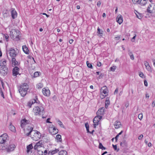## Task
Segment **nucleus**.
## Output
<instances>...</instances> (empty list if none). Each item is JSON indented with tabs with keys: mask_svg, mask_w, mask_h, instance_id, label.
<instances>
[{
	"mask_svg": "<svg viewBox=\"0 0 155 155\" xmlns=\"http://www.w3.org/2000/svg\"><path fill=\"white\" fill-rule=\"evenodd\" d=\"M29 88V86L27 83L22 84L19 87V92L22 96L24 97L26 95Z\"/></svg>",
	"mask_w": 155,
	"mask_h": 155,
	"instance_id": "obj_1",
	"label": "nucleus"
},
{
	"mask_svg": "<svg viewBox=\"0 0 155 155\" xmlns=\"http://www.w3.org/2000/svg\"><path fill=\"white\" fill-rule=\"evenodd\" d=\"M44 111V109L42 107H35L33 108V111L35 115L41 114Z\"/></svg>",
	"mask_w": 155,
	"mask_h": 155,
	"instance_id": "obj_2",
	"label": "nucleus"
},
{
	"mask_svg": "<svg viewBox=\"0 0 155 155\" xmlns=\"http://www.w3.org/2000/svg\"><path fill=\"white\" fill-rule=\"evenodd\" d=\"M31 138L34 140H37L41 137V134L40 133L36 130H33Z\"/></svg>",
	"mask_w": 155,
	"mask_h": 155,
	"instance_id": "obj_3",
	"label": "nucleus"
},
{
	"mask_svg": "<svg viewBox=\"0 0 155 155\" xmlns=\"http://www.w3.org/2000/svg\"><path fill=\"white\" fill-rule=\"evenodd\" d=\"M102 118V116L101 115H97L93 119L94 123V127L95 128L98 125V122L100 121Z\"/></svg>",
	"mask_w": 155,
	"mask_h": 155,
	"instance_id": "obj_4",
	"label": "nucleus"
},
{
	"mask_svg": "<svg viewBox=\"0 0 155 155\" xmlns=\"http://www.w3.org/2000/svg\"><path fill=\"white\" fill-rule=\"evenodd\" d=\"M48 130L50 133L52 135H55L58 132V130L56 129L54 126L52 127H49Z\"/></svg>",
	"mask_w": 155,
	"mask_h": 155,
	"instance_id": "obj_5",
	"label": "nucleus"
},
{
	"mask_svg": "<svg viewBox=\"0 0 155 155\" xmlns=\"http://www.w3.org/2000/svg\"><path fill=\"white\" fill-rule=\"evenodd\" d=\"M8 136L6 134H4L0 136V143H5L7 139Z\"/></svg>",
	"mask_w": 155,
	"mask_h": 155,
	"instance_id": "obj_6",
	"label": "nucleus"
},
{
	"mask_svg": "<svg viewBox=\"0 0 155 155\" xmlns=\"http://www.w3.org/2000/svg\"><path fill=\"white\" fill-rule=\"evenodd\" d=\"M8 70L7 67H0V73L3 76H5L7 74Z\"/></svg>",
	"mask_w": 155,
	"mask_h": 155,
	"instance_id": "obj_7",
	"label": "nucleus"
},
{
	"mask_svg": "<svg viewBox=\"0 0 155 155\" xmlns=\"http://www.w3.org/2000/svg\"><path fill=\"white\" fill-rule=\"evenodd\" d=\"M8 52L10 56L12 58H14L17 55L16 52L13 48H11L9 49Z\"/></svg>",
	"mask_w": 155,
	"mask_h": 155,
	"instance_id": "obj_8",
	"label": "nucleus"
},
{
	"mask_svg": "<svg viewBox=\"0 0 155 155\" xmlns=\"http://www.w3.org/2000/svg\"><path fill=\"white\" fill-rule=\"evenodd\" d=\"M108 90L106 86H103L102 87L101 89V95H103L104 96H106V94L108 93Z\"/></svg>",
	"mask_w": 155,
	"mask_h": 155,
	"instance_id": "obj_9",
	"label": "nucleus"
},
{
	"mask_svg": "<svg viewBox=\"0 0 155 155\" xmlns=\"http://www.w3.org/2000/svg\"><path fill=\"white\" fill-rule=\"evenodd\" d=\"M19 69L18 67L16 66L12 70L13 75L14 76H16L19 73Z\"/></svg>",
	"mask_w": 155,
	"mask_h": 155,
	"instance_id": "obj_10",
	"label": "nucleus"
},
{
	"mask_svg": "<svg viewBox=\"0 0 155 155\" xmlns=\"http://www.w3.org/2000/svg\"><path fill=\"white\" fill-rule=\"evenodd\" d=\"M43 145L42 142L39 141L37 143L34 147V149L35 150H38V149H40L41 147H42Z\"/></svg>",
	"mask_w": 155,
	"mask_h": 155,
	"instance_id": "obj_11",
	"label": "nucleus"
},
{
	"mask_svg": "<svg viewBox=\"0 0 155 155\" xmlns=\"http://www.w3.org/2000/svg\"><path fill=\"white\" fill-rule=\"evenodd\" d=\"M43 94L45 96H48L50 95V92L49 89L45 88H43L42 90Z\"/></svg>",
	"mask_w": 155,
	"mask_h": 155,
	"instance_id": "obj_12",
	"label": "nucleus"
},
{
	"mask_svg": "<svg viewBox=\"0 0 155 155\" xmlns=\"http://www.w3.org/2000/svg\"><path fill=\"white\" fill-rule=\"evenodd\" d=\"M15 147V145L13 144L10 145L8 147L6 148L5 149L7 152H9L13 150Z\"/></svg>",
	"mask_w": 155,
	"mask_h": 155,
	"instance_id": "obj_13",
	"label": "nucleus"
},
{
	"mask_svg": "<svg viewBox=\"0 0 155 155\" xmlns=\"http://www.w3.org/2000/svg\"><path fill=\"white\" fill-rule=\"evenodd\" d=\"M21 127L23 128L28 124V121L25 119H22L21 121Z\"/></svg>",
	"mask_w": 155,
	"mask_h": 155,
	"instance_id": "obj_14",
	"label": "nucleus"
},
{
	"mask_svg": "<svg viewBox=\"0 0 155 155\" xmlns=\"http://www.w3.org/2000/svg\"><path fill=\"white\" fill-rule=\"evenodd\" d=\"M7 61L5 59H2L1 60L0 62V67H7Z\"/></svg>",
	"mask_w": 155,
	"mask_h": 155,
	"instance_id": "obj_15",
	"label": "nucleus"
},
{
	"mask_svg": "<svg viewBox=\"0 0 155 155\" xmlns=\"http://www.w3.org/2000/svg\"><path fill=\"white\" fill-rule=\"evenodd\" d=\"M117 22L119 24H121L123 21V17L121 15H119L117 17Z\"/></svg>",
	"mask_w": 155,
	"mask_h": 155,
	"instance_id": "obj_16",
	"label": "nucleus"
},
{
	"mask_svg": "<svg viewBox=\"0 0 155 155\" xmlns=\"http://www.w3.org/2000/svg\"><path fill=\"white\" fill-rule=\"evenodd\" d=\"M37 98L36 97V99H34L32 101H30L28 102L27 104V106L29 108L31 107L32 104L35 103H37Z\"/></svg>",
	"mask_w": 155,
	"mask_h": 155,
	"instance_id": "obj_17",
	"label": "nucleus"
},
{
	"mask_svg": "<svg viewBox=\"0 0 155 155\" xmlns=\"http://www.w3.org/2000/svg\"><path fill=\"white\" fill-rule=\"evenodd\" d=\"M104 110L103 107L100 108L97 111V114L98 115L103 114L104 113Z\"/></svg>",
	"mask_w": 155,
	"mask_h": 155,
	"instance_id": "obj_18",
	"label": "nucleus"
},
{
	"mask_svg": "<svg viewBox=\"0 0 155 155\" xmlns=\"http://www.w3.org/2000/svg\"><path fill=\"white\" fill-rule=\"evenodd\" d=\"M11 15L13 19H15L17 17V13L15 9H12L11 11Z\"/></svg>",
	"mask_w": 155,
	"mask_h": 155,
	"instance_id": "obj_19",
	"label": "nucleus"
},
{
	"mask_svg": "<svg viewBox=\"0 0 155 155\" xmlns=\"http://www.w3.org/2000/svg\"><path fill=\"white\" fill-rule=\"evenodd\" d=\"M22 49L23 51L26 54H28L29 53V51L28 49V48L26 45H24L22 46Z\"/></svg>",
	"mask_w": 155,
	"mask_h": 155,
	"instance_id": "obj_20",
	"label": "nucleus"
},
{
	"mask_svg": "<svg viewBox=\"0 0 155 155\" xmlns=\"http://www.w3.org/2000/svg\"><path fill=\"white\" fill-rule=\"evenodd\" d=\"M9 128L10 130L13 132H15L16 131L15 127L12 125L11 123H10Z\"/></svg>",
	"mask_w": 155,
	"mask_h": 155,
	"instance_id": "obj_21",
	"label": "nucleus"
},
{
	"mask_svg": "<svg viewBox=\"0 0 155 155\" xmlns=\"http://www.w3.org/2000/svg\"><path fill=\"white\" fill-rule=\"evenodd\" d=\"M12 62L13 65L14 66L18 65L19 63L16 60V59L15 58H12Z\"/></svg>",
	"mask_w": 155,
	"mask_h": 155,
	"instance_id": "obj_22",
	"label": "nucleus"
},
{
	"mask_svg": "<svg viewBox=\"0 0 155 155\" xmlns=\"http://www.w3.org/2000/svg\"><path fill=\"white\" fill-rule=\"evenodd\" d=\"M33 148V147L32 144H31L27 147V152L28 154H29L30 150L32 149Z\"/></svg>",
	"mask_w": 155,
	"mask_h": 155,
	"instance_id": "obj_23",
	"label": "nucleus"
},
{
	"mask_svg": "<svg viewBox=\"0 0 155 155\" xmlns=\"http://www.w3.org/2000/svg\"><path fill=\"white\" fill-rule=\"evenodd\" d=\"M59 150L58 149H55V150L49 151L48 155H52L56 153H57L58 151Z\"/></svg>",
	"mask_w": 155,
	"mask_h": 155,
	"instance_id": "obj_24",
	"label": "nucleus"
},
{
	"mask_svg": "<svg viewBox=\"0 0 155 155\" xmlns=\"http://www.w3.org/2000/svg\"><path fill=\"white\" fill-rule=\"evenodd\" d=\"M120 122L119 121H116L114 124V126L116 129H118L120 127Z\"/></svg>",
	"mask_w": 155,
	"mask_h": 155,
	"instance_id": "obj_25",
	"label": "nucleus"
},
{
	"mask_svg": "<svg viewBox=\"0 0 155 155\" xmlns=\"http://www.w3.org/2000/svg\"><path fill=\"white\" fill-rule=\"evenodd\" d=\"M147 3L146 0H140L139 4L141 5H144Z\"/></svg>",
	"mask_w": 155,
	"mask_h": 155,
	"instance_id": "obj_26",
	"label": "nucleus"
},
{
	"mask_svg": "<svg viewBox=\"0 0 155 155\" xmlns=\"http://www.w3.org/2000/svg\"><path fill=\"white\" fill-rule=\"evenodd\" d=\"M67 153L65 150H62L59 152V155H67Z\"/></svg>",
	"mask_w": 155,
	"mask_h": 155,
	"instance_id": "obj_27",
	"label": "nucleus"
},
{
	"mask_svg": "<svg viewBox=\"0 0 155 155\" xmlns=\"http://www.w3.org/2000/svg\"><path fill=\"white\" fill-rule=\"evenodd\" d=\"M61 135L60 134H58L56 136V139L58 141L61 142L62 141Z\"/></svg>",
	"mask_w": 155,
	"mask_h": 155,
	"instance_id": "obj_28",
	"label": "nucleus"
},
{
	"mask_svg": "<svg viewBox=\"0 0 155 155\" xmlns=\"http://www.w3.org/2000/svg\"><path fill=\"white\" fill-rule=\"evenodd\" d=\"M8 14V12L7 10H4L3 12V15L4 17L7 16Z\"/></svg>",
	"mask_w": 155,
	"mask_h": 155,
	"instance_id": "obj_29",
	"label": "nucleus"
},
{
	"mask_svg": "<svg viewBox=\"0 0 155 155\" xmlns=\"http://www.w3.org/2000/svg\"><path fill=\"white\" fill-rule=\"evenodd\" d=\"M87 66L88 67L91 68V69L93 68V66L92 64L91 63H90L88 61H87L86 62Z\"/></svg>",
	"mask_w": 155,
	"mask_h": 155,
	"instance_id": "obj_30",
	"label": "nucleus"
},
{
	"mask_svg": "<svg viewBox=\"0 0 155 155\" xmlns=\"http://www.w3.org/2000/svg\"><path fill=\"white\" fill-rule=\"evenodd\" d=\"M33 128L32 127H30V130L29 131V132L28 133H27L26 134V135L27 136H29L30 135L31 133H32Z\"/></svg>",
	"mask_w": 155,
	"mask_h": 155,
	"instance_id": "obj_31",
	"label": "nucleus"
},
{
	"mask_svg": "<svg viewBox=\"0 0 155 155\" xmlns=\"http://www.w3.org/2000/svg\"><path fill=\"white\" fill-rule=\"evenodd\" d=\"M151 7V5H150L148 6L147 9V12L150 13L152 12V11L150 10V8Z\"/></svg>",
	"mask_w": 155,
	"mask_h": 155,
	"instance_id": "obj_32",
	"label": "nucleus"
},
{
	"mask_svg": "<svg viewBox=\"0 0 155 155\" xmlns=\"http://www.w3.org/2000/svg\"><path fill=\"white\" fill-rule=\"evenodd\" d=\"M37 87L38 89H39L42 88L43 87V85L42 84L40 83L37 85Z\"/></svg>",
	"mask_w": 155,
	"mask_h": 155,
	"instance_id": "obj_33",
	"label": "nucleus"
},
{
	"mask_svg": "<svg viewBox=\"0 0 155 155\" xmlns=\"http://www.w3.org/2000/svg\"><path fill=\"white\" fill-rule=\"evenodd\" d=\"M116 68V67L115 66H113L110 68V71H114Z\"/></svg>",
	"mask_w": 155,
	"mask_h": 155,
	"instance_id": "obj_34",
	"label": "nucleus"
},
{
	"mask_svg": "<svg viewBox=\"0 0 155 155\" xmlns=\"http://www.w3.org/2000/svg\"><path fill=\"white\" fill-rule=\"evenodd\" d=\"M139 75L140 77L142 78H144L145 77L144 74L141 72L139 73Z\"/></svg>",
	"mask_w": 155,
	"mask_h": 155,
	"instance_id": "obj_35",
	"label": "nucleus"
},
{
	"mask_svg": "<svg viewBox=\"0 0 155 155\" xmlns=\"http://www.w3.org/2000/svg\"><path fill=\"white\" fill-rule=\"evenodd\" d=\"M58 122L59 125L61 126V127H63V124L62 122L59 120H58Z\"/></svg>",
	"mask_w": 155,
	"mask_h": 155,
	"instance_id": "obj_36",
	"label": "nucleus"
},
{
	"mask_svg": "<svg viewBox=\"0 0 155 155\" xmlns=\"http://www.w3.org/2000/svg\"><path fill=\"white\" fill-rule=\"evenodd\" d=\"M39 72H38V71L35 72L34 73V77H36L38 76H39Z\"/></svg>",
	"mask_w": 155,
	"mask_h": 155,
	"instance_id": "obj_37",
	"label": "nucleus"
},
{
	"mask_svg": "<svg viewBox=\"0 0 155 155\" xmlns=\"http://www.w3.org/2000/svg\"><path fill=\"white\" fill-rule=\"evenodd\" d=\"M0 91L1 96L3 97V98H4V96L3 93L2 91V89L1 88H0Z\"/></svg>",
	"mask_w": 155,
	"mask_h": 155,
	"instance_id": "obj_38",
	"label": "nucleus"
},
{
	"mask_svg": "<svg viewBox=\"0 0 155 155\" xmlns=\"http://www.w3.org/2000/svg\"><path fill=\"white\" fill-rule=\"evenodd\" d=\"M138 118L140 120H141L143 118V114L142 113L138 115Z\"/></svg>",
	"mask_w": 155,
	"mask_h": 155,
	"instance_id": "obj_39",
	"label": "nucleus"
},
{
	"mask_svg": "<svg viewBox=\"0 0 155 155\" xmlns=\"http://www.w3.org/2000/svg\"><path fill=\"white\" fill-rule=\"evenodd\" d=\"M140 0H132V1L134 4H139Z\"/></svg>",
	"mask_w": 155,
	"mask_h": 155,
	"instance_id": "obj_40",
	"label": "nucleus"
},
{
	"mask_svg": "<svg viewBox=\"0 0 155 155\" xmlns=\"http://www.w3.org/2000/svg\"><path fill=\"white\" fill-rule=\"evenodd\" d=\"M146 69L149 71H151V68L150 65L146 67Z\"/></svg>",
	"mask_w": 155,
	"mask_h": 155,
	"instance_id": "obj_41",
	"label": "nucleus"
},
{
	"mask_svg": "<svg viewBox=\"0 0 155 155\" xmlns=\"http://www.w3.org/2000/svg\"><path fill=\"white\" fill-rule=\"evenodd\" d=\"M120 146L122 147H124L125 145V142H121L120 143Z\"/></svg>",
	"mask_w": 155,
	"mask_h": 155,
	"instance_id": "obj_42",
	"label": "nucleus"
},
{
	"mask_svg": "<svg viewBox=\"0 0 155 155\" xmlns=\"http://www.w3.org/2000/svg\"><path fill=\"white\" fill-rule=\"evenodd\" d=\"M97 31L99 34H102V31H101V29L99 28H97Z\"/></svg>",
	"mask_w": 155,
	"mask_h": 155,
	"instance_id": "obj_43",
	"label": "nucleus"
},
{
	"mask_svg": "<svg viewBox=\"0 0 155 155\" xmlns=\"http://www.w3.org/2000/svg\"><path fill=\"white\" fill-rule=\"evenodd\" d=\"M143 137V135L142 134L140 135V136H139L138 137V139L139 140H141Z\"/></svg>",
	"mask_w": 155,
	"mask_h": 155,
	"instance_id": "obj_44",
	"label": "nucleus"
},
{
	"mask_svg": "<svg viewBox=\"0 0 155 155\" xmlns=\"http://www.w3.org/2000/svg\"><path fill=\"white\" fill-rule=\"evenodd\" d=\"M144 64L146 67L149 65L147 61H145L144 62Z\"/></svg>",
	"mask_w": 155,
	"mask_h": 155,
	"instance_id": "obj_45",
	"label": "nucleus"
},
{
	"mask_svg": "<svg viewBox=\"0 0 155 155\" xmlns=\"http://www.w3.org/2000/svg\"><path fill=\"white\" fill-rule=\"evenodd\" d=\"M103 147V146L102 144L101 143H100L99 145V148L101 149Z\"/></svg>",
	"mask_w": 155,
	"mask_h": 155,
	"instance_id": "obj_46",
	"label": "nucleus"
},
{
	"mask_svg": "<svg viewBox=\"0 0 155 155\" xmlns=\"http://www.w3.org/2000/svg\"><path fill=\"white\" fill-rule=\"evenodd\" d=\"M136 35H135L134 36L133 38H132V40H131V41L132 42H134V40L135 39V38H136Z\"/></svg>",
	"mask_w": 155,
	"mask_h": 155,
	"instance_id": "obj_47",
	"label": "nucleus"
},
{
	"mask_svg": "<svg viewBox=\"0 0 155 155\" xmlns=\"http://www.w3.org/2000/svg\"><path fill=\"white\" fill-rule=\"evenodd\" d=\"M101 5V2L100 1L97 2V5L98 7H99Z\"/></svg>",
	"mask_w": 155,
	"mask_h": 155,
	"instance_id": "obj_48",
	"label": "nucleus"
},
{
	"mask_svg": "<svg viewBox=\"0 0 155 155\" xmlns=\"http://www.w3.org/2000/svg\"><path fill=\"white\" fill-rule=\"evenodd\" d=\"M130 59L132 60H134V57L133 54H131V55L130 56Z\"/></svg>",
	"mask_w": 155,
	"mask_h": 155,
	"instance_id": "obj_49",
	"label": "nucleus"
},
{
	"mask_svg": "<svg viewBox=\"0 0 155 155\" xmlns=\"http://www.w3.org/2000/svg\"><path fill=\"white\" fill-rule=\"evenodd\" d=\"M85 126L86 129L89 128V126L88 123H86L85 124Z\"/></svg>",
	"mask_w": 155,
	"mask_h": 155,
	"instance_id": "obj_50",
	"label": "nucleus"
},
{
	"mask_svg": "<svg viewBox=\"0 0 155 155\" xmlns=\"http://www.w3.org/2000/svg\"><path fill=\"white\" fill-rule=\"evenodd\" d=\"M113 147L115 150H116L117 149V145H114L113 144L112 145Z\"/></svg>",
	"mask_w": 155,
	"mask_h": 155,
	"instance_id": "obj_51",
	"label": "nucleus"
},
{
	"mask_svg": "<svg viewBox=\"0 0 155 155\" xmlns=\"http://www.w3.org/2000/svg\"><path fill=\"white\" fill-rule=\"evenodd\" d=\"M144 84L145 86H147L148 85L147 82V81L145 80L144 81Z\"/></svg>",
	"mask_w": 155,
	"mask_h": 155,
	"instance_id": "obj_52",
	"label": "nucleus"
},
{
	"mask_svg": "<svg viewBox=\"0 0 155 155\" xmlns=\"http://www.w3.org/2000/svg\"><path fill=\"white\" fill-rule=\"evenodd\" d=\"M5 37L6 40V41H7L8 40V38L9 37L7 35H5Z\"/></svg>",
	"mask_w": 155,
	"mask_h": 155,
	"instance_id": "obj_53",
	"label": "nucleus"
},
{
	"mask_svg": "<svg viewBox=\"0 0 155 155\" xmlns=\"http://www.w3.org/2000/svg\"><path fill=\"white\" fill-rule=\"evenodd\" d=\"M101 65V63L100 62H97V65L98 67H100Z\"/></svg>",
	"mask_w": 155,
	"mask_h": 155,
	"instance_id": "obj_54",
	"label": "nucleus"
},
{
	"mask_svg": "<svg viewBox=\"0 0 155 155\" xmlns=\"http://www.w3.org/2000/svg\"><path fill=\"white\" fill-rule=\"evenodd\" d=\"M155 106V102L153 101L152 102V106L153 107H154Z\"/></svg>",
	"mask_w": 155,
	"mask_h": 155,
	"instance_id": "obj_55",
	"label": "nucleus"
},
{
	"mask_svg": "<svg viewBox=\"0 0 155 155\" xmlns=\"http://www.w3.org/2000/svg\"><path fill=\"white\" fill-rule=\"evenodd\" d=\"M118 91V89L117 88L115 89V91L114 92V94H117V93Z\"/></svg>",
	"mask_w": 155,
	"mask_h": 155,
	"instance_id": "obj_56",
	"label": "nucleus"
},
{
	"mask_svg": "<svg viewBox=\"0 0 155 155\" xmlns=\"http://www.w3.org/2000/svg\"><path fill=\"white\" fill-rule=\"evenodd\" d=\"M110 104V101H109L108 100H106L105 101V104H107L108 105H109Z\"/></svg>",
	"mask_w": 155,
	"mask_h": 155,
	"instance_id": "obj_57",
	"label": "nucleus"
},
{
	"mask_svg": "<svg viewBox=\"0 0 155 155\" xmlns=\"http://www.w3.org/2000/svg\"><path fill=\"white\" fill-rule=\"evenodd\" d=\"M120 38V36H118L117 37H115V40H119Z\"/></svg>",
	"mask_w": 155,
	"mask_h": 155,
	"instance_id": "obj_58",
	"label": "nucleus"
},
{
	"mask_svg": "<svg viewBox=\"0 0 155 155\" xmlns=\"http://www.w3.org/2000/svg\"><path fill=\"white\" fill-rule=\"evenodd\" d=\"M128 51H129L128 54L130 56L131 55V54H133L132 52L131 51H130V50H129Z\"/></svg>",
	"mask_w": 155,
	"mask_h": 155,
	"instance_id": "obj_59",
	"label": "nucleus"
},
{
	"mask_svg": "<svg viewBox=\"0 0 155 155\" xmlns=\"http://www.w3.org/2000/svg\"><path fill=\"white\" fill-rule=\"evenodd\" d=\"M136 15L137 18H138L139 19H140L142 17L140 15Z\"/></svg>",
	"mask_w": 155,
	"mask_h": 155,
	"instance_id": "obj_60",
	"label": "nucleus"
},
{
	"mask_svg": "<svg viewBox=\"0 0 155 155\" xmlns=\"http://www.w3.org/2000/svg\"><path fill=\"white\" fill-rule=\"evenodd\" d=\"M73 40L72 39H70L69 40V43L70 44H71L73 43Z\"/></svg>",
	"mask_w": 155,
	"mask_h": 155,
	"instance_id": "obj_61",
	"label": "nucleus"
},
{
	"mask_svg": "<svg viewBox=\"0 0 155 155\" xmlns=\"http://www.w3.org/2000/svg\"><path fill=\"white\" fill-rule=\"evenodd\" d=\"M50 119V118L47 119L46 120V122L48 123H51V122L49 121Z\"/></svg>",
	"mask_w": 155,
	"mask_h": 155,
	"instance_id": "obj_62",
	"label": "nucleus"
},
{
	"mask_svg": "<svg viewBox=\"0 0 155 155\" xmlns=\"http://www.w3.org/2000/svg\"><path fill=\"white\" fill-rule=\"evenodd\" d=\"M119 135H116V137H115V139L116 140V141H117V139L119 137Z\"/></svg>",
	"mask_w": 155,
	"mask_h": 155,
	"instance_id": "obj_63",
	"label": "nucleus"
},
{
	"mask_svg": "<svg viewBox=\"0 0 155 155\" xmlns=\"http://www.w3.org/2000/svg\"><path fill=\"white\" fill-rule=\"evenodd\" d=\"M154 66L155 67V59H152Z\"/></svg>",
	"mask_w": 155,
	"mask_h": 155,
	"instance_id": "obj_64",
	"label": "nucleus"
}]
</instances>
